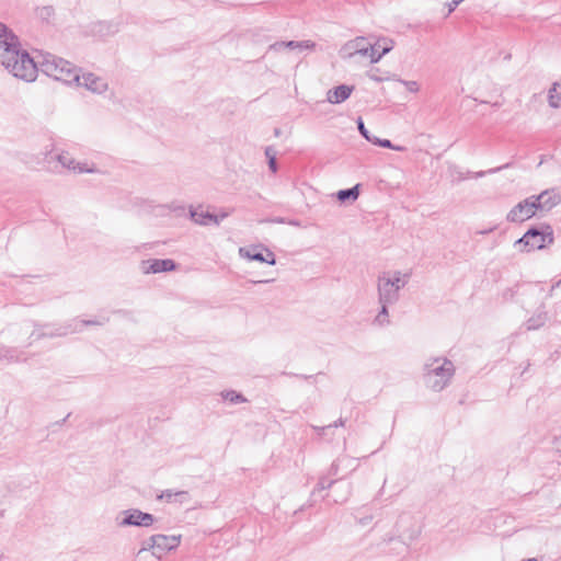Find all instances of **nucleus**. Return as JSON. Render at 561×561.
I'll use <instances>...</instances> for the list:
<instances>
[{
  "label": "nucleus",
  "mask_w": 561,
  "mask_h": 561,
  "mask_svg": "<svg viewBox=\"0 0 561 561\" xmlns=\"http://www.w3.org/2000/svg\"><path fill=\"white\" fill-rule=\"evenodd\" d=\"M391 49L392 46H385L379 54H376V45L368 43L365 37H356L343 46L342 53H344L347 57H352L356 54L369 57L370 62L375 64L378 62L381 57L388 54Z\"/></svg>",
  "instance_id": "6"
},
{
  "label": "nucleus",
  "mask_w": 561,
  "mask_h": 561,
  "mask_svg": "<svg viewBox=\"0 0 561 561\" xmlns=\"http://www.w3.org/2000/svg\"><path fill=\"white\" fill-rule=\"evenodd\" d=\"M455 365L446 357H433L423 366V380L425 386L434 392H440L451 381L455 375Z\"/></svg>",
  "instance_id": "2"
},
{
  "label": "nucleus",
  "mask_w": 561,
  "mask_h": 561,
  "mask_svg": "<svg viewBox=\"0 0 561 561\" xmlns=\"http://www.w3.org/2000/svg\"><path fill=\"white\" fill-rule=\"evenodd\" d=\"M339 461H340V460L334 461V462L331 465V468H330V470H329V473H330L331 476H335V474H337V472H339Z\"/></svg>",
  "instance_id": "37"
},
{
  "label": "nucleus",
  "mask_w": 561,
  "mask_h": 561,
  "mask_svg": "<svg viewBox=\"0 0 561 561\" xmlns=\"http://www.w3.org/2000/svg\"><path fill=\"white\" fill-rule=\"evenodd\" d=\"M106 321H108V319H103V320H77V319H73L70 321V323H72V328L73 327H77L79 331H81V328L84 327V325H103Z\"/></svg>",
  "instance_id": "28"
},
{
  "label": "nucleus",
  "mask_w": 561,
  "mask_h": 561,
  "mask_svg": "<svg viewBox=\"0 0 561 561\" xmlns=\"http://www.w3.org/2000/svg\"><path fill=\"white\" fill-rule=\"evenodd\" d=\"M490 231H492V229H490ZM488 232H489V230H488ZM481 233H482V234H485V233H486V231H482Z\"/></svg>",
  "instance_id": "51"
},
{
  "label": "nucleus",
  "mask_w": 561,
  "mask_h": 561,
  "mask_svg": "<svg viewBox=\"0 0 561 561\" xmlns=\"http://www.w3.org/2000/svg\"><path fill=\"white\" fill-rule=\"evenodd\" d=\"M54 15L55 9L51 5H44L36 9V16L44 22H49Z\"/></svg>",
  "instance_id": "25"
},
{
  "label": "nucleus",
  "mask_w": 561,
  "mask_h": 561,
  "mask_svg": "<svg viewBox=\"0 0 561 561\" xmlns=\"http://www.w3.org/2000/svg\"><path fill=\"white\" fill-rule=\"evenodd\" d=\"M158 500H163L168 503H179L184 504L188 503L191 500L190 493L187 491H173V490H164L157 497Z\"/></svg>",
  "instance_id": "18"
},
{
  "label": "nucleus",
  "mask_w": 561,
  "mask_h": 561,
  "mask_svg": "<svg viewBox=\"0 0 561 561\" xmlns=\"http://www.w3.org/2000/svg\"><path fill=\"white\" fill-rule=\"evenodd\" d=\"M289 224H290V225H294V226H297V225H298V222H296V221H290Z\"/></svg>",
  "instance_id": "50"
},
{
  "label": "nucleus",
  "mask_w": 561,
  "mask_h": 561,
  "mask_svg": "<svg viewBox=\"0 0 561 561\" xmlns=\"http://www.w3.org/2000/svg\"><path fill=\"white\" fill-rule=\"evenodd\" d=\"M58 162L69 170L77 171L79 173H93L95 170L93 168H87L85 164L82 165L79 162H76L75 159L68 152H61L56 156Z\"/></svg>",
  "instance_id": "17"
},
{
  "label": "nucleus",
  "mask_w": 561,
  "mask_h": 561,
  "mask_svg": "<svg viewBox=\"0 0 561 561\" xmlns=\"http://www.w3.org/2000/svg\"><path fill=\"white\" fill-rule=\"evenodd\" d=\"M239 254L241 257L248 259L250 261H257L261 263H267L270 265L276 264L275 254L263 244L242 247L239 249Z\"/></svg>",
  "instance_id": "9"
},
{
  "label": "nucleus",
  "mask_w": 561,
  "mask_h": 561,
  "mask_svg": "<svg viewBox=\"0 0 561 561\" xmlns=\"http://www.w3.org/2000/svg\"><path fill=\"white\" fill-rule=\"evenodd\" d=\"M35 64H37V71L41 70L57 81L67 84L79 82V69L61 57L46 53L41 55Z\"/></svg>",
  "instance_id": "3"
},
{
  "label": "nucleus",
  "mask_w": 561,
  "mask_h": 561,
  "mask_svg": "<svg viewBox=\"0 0 561 561\" xmlns=\"http://www.w3.org/2000/svg\"><path fill=\"white\" fill-rule=\"evenodd\" d=\"M268 279L265 280H251L252 284H262V283H268Z\"/></svg>",
  "instance_id": "47"
},
{
  "label": "nucleus",
  "mask_w": 561,
  "mask_h": 561,
  "mask_svg": "<svg viewBox=\"0 0 561 561\" xmlns=\"http://www.w3.org/2000/svg\"><path fill=\"white\" fill-rule=\"evenodd\" d=\"M553 242V231L549 225L529 228L522 238L515 241L514 245L520 252H530L543 249Z\"/></svg>",
  "instance_id": "5"
},
{
  "label": "nucleus",
  "mask_w": 561,
  "mask_h": 561,
  "mask_svg": "<svg viewBox=\"0 0 561 561\" xmlns=\"http://www.w3.org/2000/svg\"><path fill=\"white\" fill-rule=\"evenodd\" d=\"M537 211L548 213L561 203V195L557 188H548L538 195H531Z\"/></svg>",
  "instance_id": "11"
},
{
  "label": "nucleus",
  "mask_w": 561,
  "mask_h": 561,
  "mask_svg": "<svg viewBox=\"0 0 561 561\" xmlns=\"http://www.w3.org/2000/svg\"><path fill=\"white\" fill-rule=\"evenodd\" d=\"M2 558V554L0 553V559Z\"/></svg>",
  "instance_id": "53"
},
{
  "label": "nucleus",
  "mask_w": 561,
  "mask_h": 561,
  "mask_svg": "<svg viewBox=\"0 0 561 561\" xmlns=\"http://www.w3.org/2000/svg\"><path fill=\"white\" fill-rule=\"evenodd\" d=\"M153 540H156V536L154 535H152L148 539L144 540L142 541V547L138 551V554H140L144 551L152 550V554L158 557L157 547H156V543H153Z\"/></svg>",
  "instance_id": "29"
},
{
  "label": "nucleus",
  "mask_w": 561,
  "mask_h": 561,
  "mask_svg": "<svg viewBox=\"0 0 561 561\" xmlns=\"http://www.w3.org/2000/svg\"><path fill=\"white\" fill-rule=\"evenodd\" d=\"M176 264L171 259H149L141 262V270L146 274L174 271Z\"/></svg>",
  "instance_id": "13"
},
{
  "label": "nucleus",
  "mask_w": 561,
  "mask_h": 561,
  "mask_svg": "<svg viewBox=\"0 0 561 561\" xmlns=\"http://www.w3.org/2000/svg\"><path fill=\"white\" fill-rule=\"evenodd\" d=\"M221 397L224 400L229 401L232 404L247 402V398L243 397L242 393H239L234 390H226L221 392Z\"/></svg>",
  "instance_id": "23"
},
{
  "label": "nucleus",
  "mask_w": 561,
  "mask_h": 561,
  "mask_svg": "<svg viewBox=\"0 0 561 561\" xmlns=\"http://www.w3.org/2000/svg\"><path fill=\"white\" fill-rule=\"evenodd\" d=\"M265 156L270 160L271 156L276 157V151L273 147H266L265 148Z\"/></svg>",
  "instance_id": "40"
},
{
  "label": "nucleus",
  "mask_w": 561,
  "mask_h": 561,
  "mask_svg": "<svg viewBox=\"0 0 561 561\" xmlns=\"http://www.w3.org/2000/svg\"><path fill=\"white\" fill-rule=\"evenodd\" d=\"M190 218L199 226H208L210 224L219 226V217L205 210L202 205L198 207H190Z\"/></svg>",
  "instance_id": "14"
},
{
  "label": "nucleus",
  "mask_w": 561,
  "mask_h": 561,
  "mask_svg": "<svg viewBox=\"0 0 561 561\" xmlns=\"http://www.w3.org/2000/svg\"><path fill=\"white\" fill-rule=\"evenodd\" d=\"M523 561H538V560L533 558V559H526V560H523Z\"/></svg>",
  "instance_id": "49"
},
{
  "label": "nucleus",
  "mask_w": 561,
  "mask_h": 561,
  "mask_svg": "<svg viewBox=\"0 0 561 561\" xmlns=\"http://www.w3.org/2000/svg\"><path fill=\"white\" fill-rule=\"evenodd\" d=\"M122 519L117 518L119 527H150L156 520V517L150 513H145L138 508L125 510L121 513Z\"/></svg>",
  "instance_id": "7"
},
{
  "label": "nucleus",
  "mask_w": 561,
  "mask_h": 561,
  "mask_svg": "<svg viewBox=\"0 0 561 561\" xmlns=\"http://www.w3.org/2000/svg\"><path fill=\"white\" fill-rule=\"evenodd\" d=\"M357 128H358V131L360 133V135L366 139V140H371V137L369 131L367 130V128L365 127V124L363 122V119L360 117H358L357 119Z\"/></svg>",
  "instance_id": "33"
},
{
  "label": "nucleus",
  "mask_w": 561,
  "mask_h": 561,
  "mask_svg": "<svg viewBox=\"0 0 561 561\" xmlns=\"http://www.w3.org/2000/svg\"><path fill=\"white\" fill-rule=\"evenodd\" d=\"M268 168L273 173L277 172L276 157L271 156V159L268 160Z\"/></svg>",
  "instance_id": "36"
},
{
  "label": "nucleus",
  "mask_w": 561,
  "mask_h": 561,
  "mask_svg": "<svg viewBox=\"0 0 561 561\" xmlns=\"http://www.w3.org/2000/svg\"><path fill=\"white\" fill-rule=\"evenodd\" d=\"M408 275L402 277L400 272L382 273L377 279L378 302L380 305H394L400 298V290L407 284Z\"/></svg>",
  "instance_id": "4"
},
{
  "label": "nucleus",
  "mask_w": 561,
  "mask_h": 561,
  "mask_svg": "<svg viewBox=\"0 0 561 561\" xmlns=\"http://www.w3.org/2000/svg\"><path fill=\"white\" fill-rule=\"evenodd\" d=\"M359 196V184H356L355 186L351 188L340 190L336 193V198L341 203L345 202H355Z\"/></svg>",
  "instance_id": "20"
},
{
  "label": "nucleus",
  "mask_w": 561,
  "mask_h": 561,
  "mask_svg": "<svg viewBox=\"0 0 561 561\" xmlns=\"http://www.w3.org/2000/svg\"><path fill=\"white\" fill-rule=\"evenodd\" d=\"M156 540H153V543H156L157 547V553L158 558H160L162 554L175 549L180 542H181V536H167V535H154Z\"/></svg>",
  "instance_id": "15"
},
{
  "label": "nucleus",
  "mask_w": 561,
  "mask_h": 561,
  "mask_svg": "<svg viewBox=\"0 0 561 561\" xmlns=\"http://www.w3.org/2000/svg\"><path fill=\"white\" fill-rule=\"evenodd\" d=\"M508 167H510V163H506V164H504V165H501V167H497V168L490 169V170H488V171H479V172L473 173V176H474V178H482V176H484L485 174L496 173V172H499V171H501V170H503V169H506V168H508Z\"/></svg>",
  "instance_id": "32"
},
{
  "label": "nucleus",
  "mask_w": 561,
  "mask_h": 561,
  "mask_svg": "<svg viewBox=\"0 0 561 561\" xmlns=\"http://www.w3.org/2000/svg\"><path fill=\"white\" fill-rule=\"evenodd\" d=\"M391 44H392L391 41H390V44H388L386 39H382V42L378 41L377 43L374 44V45H376V54H379L381 51L382 47H385V46H392Z\"/></svg>",
  "instance_id": "35"
},
{
  "label": "nucleus",
  "mask_w": 561,
  "mask_h": 561,
  "mask_svg": "<svg viewBox=\"0 0 561 561\" xmlns=\"http://www.w3.org/2000/svg\"><path fill=\"white\" fill-rule=\"evenodd\" d=\"M398 82H400L401 84H403L408 91L412 92V93H416L419 90H420V85L416 81H412V80H403V79H396Z\"/></svg>",
  "instance_id": "30"
},
{
  "label": "nucleus",
  "mask_w": 561,
  "mask_h": 561,
  "mask_svg": "<svg viewBox=\"0 0 561 561\" xmlns=\"http://www.w3.org/2000/svg\"><path fill=\"white\" fill-rule=\"evenodd\" d=\"M76 83L96 94H102L108 89L106 80L92 72L79 75V82Z\"/></svg>",
  "instance_id": "12"
},
{
  "label": "nucleus",
  "mask_w": 561,
  "mask_h": 561,
  "mask_svg": "<svg viewBox=\"0 0 561 561\" xmlns=\"http://www.w3.org/2000/svg\"><path fill=\"white\" fill-rule=\"evenodd\" d=\"M547 319H548L547 312L540 311V312L534 314L533 317H530L526 321V329L528 331L538 330L545 325Z\"/></svg>",
  "instance_id": "21"
},
{
  "label": "nucleus",
  "mask_w": 561,
  "mask_h": 561,
  "mask_svg": "<svg viewBox=\"0 0 561 561\" xmlns=\"http://www.w3.org/2000/svg\"><path fill=\"white\" fill-rule=\"evenodd\" d=\"M353 90V85L340 84L327 92V101L331 104H340L351 96Z\"/></svg>",
  "instance_id": "16"
},
{
  "label": "nucleus",
  "mask_w": 561,
  "mask_h": 561,
  "mask_svg": "<svg viewBox=\"0 0 561 561\" xmlns=\"http://www.w3.org/2000/svg\"><path fill=\"white\" fill-rule=\"evenodd\" d=\"M15 351L14 350H5L4 357H7L9 360H16L18 358L14 356Z\"/></svg>",
  "instance_id": "38"
},
{
  "label": "nucleus",
  "mask_w": 561,
  "mask_h": 561,
  "mask_svg": "<svg viewBox=\"0 0 561 561\" xmlns=\"http://www.w3.org/2000/svg\"><path fill=\"white\" fill-rule=\"evenodd\" d=\"M229 215H230V213H229V211H221L220 214H218L217 216L219 217V224H220L225 218H227Z\"/></svg>",
  "instance_id": "42"
},
{
  "label": "nucleus",
  "mask_w": 561,
  "mask_h": 561,
  "mask_svg": "<svg viewBox=\"0 0 561 561\" xmlns=\"http://www.w3.org/2000/svg\"><path fill=\"white\" fill-rule=\"evenodd\" d=\"M0 48V61L14 77L32 82L37 77V64L30 54L21 48L16 36L14 41L3 43Z\"/></svg>",
  "instance_id": "1"
},
{
  "label": "nucleus",
  "mask_w": 561,
  "mask_h": 561,
  "mask_svg": "<svg viewBox=\"0 0 561 561\" xmlns=\"http://www.w3.org/2000/svg\"><path fill=\"white\" fill-rule=\"evenodd\" d=\"M533 197L529 196L516 204L507 214L506 220L510 222H523L537 214Z\"/></svg>",
  "instance_id": "10"
},
{
  "label": "nucleus",
  "mask_w": 561,
  "mask_h": 561,
  "mask_svg": "<svg viewBox=\"0 0 561 561\" xmlns=\"http://www.w3.org/2000/svg\"><path fill=\"white\" fill-rule=\"evenodd\" d=\"M2 516H3V511H0V517H2Z\"/></svg>",
  "instance_id": "52"
},
{
  "label": "nucleus",
  "mask_w": 561,
  "mask_h": 561,
  "mask_svg": "<svg viewBox=\"0 0 561 561\" xmlns=\"http://www.w3.org/2000/svg\"><path fill=\"white\" fill-rule=\"evenodd\" d=\"M15 37L16 35L14 34V32L0 21V45L7 43L8 41H14ZM2 46H0V48Z\"/></svg>",
  "instance_id": "26"
},
{
  "label": "nucleus",
  "mask_w": 561,
  "mask_h": 561,
  "mask_svg": "<svg viewBox=\"0 0 561 561\" xmlns=\"http://www.w3.org/2000/svg\"><path fill=\"white\" fill-rule=\"evenodd\" d=\"M369 142H371L374 145H377L379 147H382V148L393 149V150H397V151L405 150L404 147L394 146L389 139H380V138L375 137V136L371 137V140H369Z\"/></svg>",
  "instance_id": "27"
},
{
  "label": "nucleus",
  "mask_w": 561,
  "mask_h": 561,
  "mask_svg": "<svg viewBox=\"0 0 561 561\" xmlns=\"http://www.w3.org/2000/svg\"><path fill=\"white\" fill-rule=\"evenodd\" d=\"M344 424H345V421L341 417L337 421H335L334 423L329 424L327 426L318 427L317 430L320 435H323L327 430H330L332 427H337V426H344Z\"/></svg>",
  "instance_id": "34"
},
{
  "label": "nucleus",
  "mask_w": 561,
  "mask_h": 561,
  "mask_svg": "<svg viewBox=\"0 0 561 561\" xmlns=\"http://www.w3.org/2000/svg\"><path fill=\"white\" fill-rule=\"evenodd\" d=\"M561 285V279L558 280L554 285H552L551 289H550V293H549V296H552V293L556 288H558L559 286Z\"/></svg>",
  "instance_id": "43"
},
{
  "label": "nucleus",
  "mask_w": 561,
  "mask_h": 561,
  "mask_svg": "<svg viewBox=\"0 0 561 561\" xmlns=\"http://www.w3.org/2000/svg\"><path fill=\"white\" fill-rule=\"evenodd\" d=\"M335 483V480H331L327 477H322L320 478L318 484H317V488L316 490L318 491H322V490H325V489H329L331 488L333 484Z\"/></svg>",
  "instance_id": "31"
},
{
  "label": "nucleus",
  "mask_w": 561,
  "mask_h": 561,
  "mask_svg": "<svg viewBox=\"0 0 561 561\" xmlns=\"http://www.w3.org/2000/svg\"><path fill=\"white\" fill-rule=\"evenodd\" d=\"M78 330L79 329L77 327L72 328V323H70V321L57 328H53L50 324L35 323L30 337L34 341H38L45 337L65 336L69 333L78 332Z\"/></svg>",
  "instance_id": "8"
},
{
  "label": "nucleus",
  "mask_w": 561,
  "mask_h": 561,
  "mask_svg": "<svg viewBox=\"0 0 561 561\" xmlns=\"http://www.w3.org/2000/svg\"><path fill=\"white\" fill-rule=\"evenodd\" d=\"M172 210H174V211L184 210V207L183 206L172 207Z\"/></svg>",
  "instance_id": "48"
},
{
  "label": "nucleus",
  "mask_w": 561,
  "mask_h": 561,
  "mask_svg": "<svg viewBox=\"0 0 561 561\" xmlns=\"http://www.w3.org/2000/svg\"><path fill=\"white\" fill-rule=\"evenodd\" d=\"M388 306L389 305H380V310L376 318L374 319V323L379 327H385L390 323L389 321V312H388Z\"/></svg>",
  "instance_id": "24"
},
{
  "label": "nucleus",
  "mask_w": 561,
  "mask_h": 561,
  "mask_svg": "<svg viewBox=\"0 0 561 561\" xmlns=\"http://www.w3.org/2000/svg\"><path fill=\"white\" fill-rule=\"evenodd\" d=\"M514 297V290L512 288H507L503 291V298L505 300L512 299Z\"/></svg>",
  "instance_id": "39"
},
{
  "label": "nucleus",
  "mask_w": 561,
  "mask_h": 561,
  "mask_svg": "<svg viewBox=\"0 0 561 561\" xmlns=\"http://www.w3.org/2000/svg\"><path fill=\"white\" fill-rule=\"evenodd\" d=\"M313 46H314V44L311 43L310 41H299V42L298 41H289V42L274 43L273 45L270 46V48L273 50H282L284 48L304 50V49L311 48Z\"/></svg>",
  "instance_id": "19"
},
{
  "label": "nucleus",
  "mask_w": 561,
  "mask_h": 561,
  "mask_svg": "<svg viewBox=\"0 0 561 561\" xmlns=\"http://www.w3.org/2000/svg\"><path fill=\"white\" fill-rule=\"evenodd\" d=\"M280 134H282L280 128H275V129H274V135H275L276 137H279V136H280Z\"/></svg>",
  "instance_id": "46"
},
{
  "label": "nucleus",
  "mask_w": 561,
  "mask_h": 561,
  "mask_svg": "<svg viewBox=\"0 0 561 561\" xmlns=\"http://www.w3.org/2000/svg\"><path fill=\"white\" fill-rule=\"evenodd\" d=\"M273 222H277V224H284L285 222V219L282 218V217H277L275 219L272 220Z\"/></svg>",
  "instance_id": "44"
},
{
  "label": "nucleus",
  "mask_w": 561,
  "mask_h": 561,
  "mask_svg": "<svg viewBox=\"0 0 561 561\" xmlns=\"http://www.w3.org/2000/svg\"><path fill=\"white\" fill-rule=\"evenodd\" d=\"M462 0H454L450 4H449V10H448V13L453 12L456 7L461 2Z\"/></svg>",
  "instance_id": "41"
},
{
  "label": "nucleus",
  "mask_w": 561,
  "mask_h": 561,
  "mask_svg": "<svg viewBox=\"0 0 561 561\" xmlns=\"http://www.w3.org/2000/svg\"><path fill=\"white\" fill-rule=\"evenodd\" d=\"M549 105L551 107L558 108L561 106V87L558 83H554L552 88L549 90L548 95Z\"/></svg>",
  "instance_id": "22"
},
{
  "label": "nucleus",
  "mask_w": 561,
  "mask_h": 561,
  "mask_svg": "<svg viewBox=\"0 0 561 561\" xmlns=\"http://www.w3.org/2000/svg\"><path fill=\"white\" fill-rule=\"evenodd\" d=\"M370 78H371L374 81H377V82L382 81V78H380V77H378V76H370Z\"/></svg>",
  "instance_id": "45"
}]
</instances>
